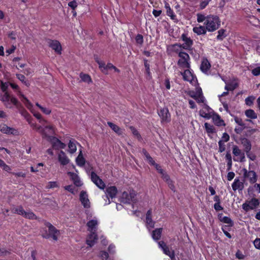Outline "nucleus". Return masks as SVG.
I'll return each instance as SVG.
<instances>
[{"instance_id":"a878e982","label":"nucleus","mask_w":260,"mask_h":260,"mask_svg":"<svg viewBox=\"0 0 260 260\" xmlns=\"http://www.w3.org/2000/svg\"><path fill=\"white\" fill-rule=\"evenodd\" d=\"M68 174L74 181V183L76 186H80L81 185L79 178L76 174L72 172H69Z\"/></svg>"},{"instance_id":"aec40b11","label":"nucleus","mask_w":260,"mask_h":260,"mask_svg":"<svg viewBox=\"0 0 260 260\" xmlns=\"http://www.w3.org/2000/svg\"><path fill=\"white\" fill-rule=\"evenodd\" d=\"M241 143L244 147V150L246 153H248L251 149V144L250 141L246 138L241 139Z\"/></svg>"},{"instance_id":"79ce46f5","label":"nucleus","mask_w":260,"mask_h":260,"mask_svg":"<svg viewBox=\"0 0 260 260\" xmlns=\"http://www.w3.org/2000/svg\"><path fill=\"white\" fill-rule=\"evenodd\" d=\"M178 64L183 68L188 69L190 67L189 64L186 59H180L178 61Z\"/></svg>"},{"instance_id":"ddd939ff","label":"nucleus","mask_w":260,"mask_h":260,"mask_svg":"<svg viewBox=\"0 0 260 260\" xmlns=\"http://www.w3.org/2000/svg\"><path fill=\"white\" fill-rule=\"evenodd\" d=\"M244 175L245 178H248L249 181L251 184H253L257 181V175L256 173L253 171H249L248 172L245 170Z\"/></svg>"},{"instance_id":"e433bc0d","label":"nucleus","mask_w":260,"mask_h":260,"mask_svg":"<svg viewBox=\"0 0 260 260\" xmlns=\"http://www.w3.org/2000/svg\"><path fill=\"white\" fill-rule=\"evenodd\" d=\"M245 115L251 119H256L257 118V114L252 109H248L245 112Z\"/></svg>"},{"instance_id":"412c9836","label":"nucleus","mask_w":260,"mask_h":260,"mask_svg":"<svg viewBox=\"0 0 260 260\" xmlns=\"http://www.w3.org/2000/svg\"><path fill=\"white\" fill-rule=\"evenodd\" d=\"M117 193V188L114 186H110L106 188L107 196L111 198L112 199L115 197Z\"/></svg>"},{"instance_id":"338daca9","label":"nucleus","mask_w":260,"mask_h":260,"mask_svg":"<svg viewBox=\"0 0 260 260\" xmlns=\"http://www.w3.org/2000/svg\"><path fill=\"white\" fill-rule=\"evenodd\" d=\"M254 98L252 96H249L245 99V103L247 105L250 106L253 103Z\"/></svg>"},{"instance_id":"39448f33","label":"nucleus","mask_w":260,"mask_h":260,"mask_svg":"<svg viewBox=\"0 0 260 260\" xmlns=\"http://www.w3.org/2000/svg\"><path fill=\"white\" fill-rule=\"evenodd\" d=\"M0 131L3 134L8 135L18 136L19 135L18 129L9 127L5 124H0Z\"/></svg>"},{"instance_id":"6e6552de","label":"nucleus","mask_w":260,"mask_h":260,"mask_svg":"<svg viewBox=\"0 0 260 260\" xmlns=\"http://www.w3.org/2000/svg\"><path fill=\"white\" fill-rule=\"evenodd\" d=\"M48 46L51 48L55 52L60 54L61 53V46L59 41L57 40H48L47 41Z\"/></svg>"},{"instance_id":"6ab92c4d","label":"nucleus","mask_w":260,"mask_h":260,"mask_svg":"<svg viewBox=\"0 0 260 260\" xmlns=\"http://www.w3.org/2000/svg\"><path fill=\"white\" fill-rule=\"evenodd\" d=\"M232 187L234 191L237 190H242L244 188V183L240 181L238 178H236L232 184Z\"/></svg>"},{"instance_id":"8fccbe9b","label":"nucleus","mask_w":260,"mask_h":260,"mask_svg":"<svg viewBox=\"0 0 260 260\" xmlns=\"http://www.w3.org/2000/svg\"><path fill=\"white\" fill-rule=\"evenodd\" d=\"M17 78L21 81L22 82H23L26 86H28L29 85V83L25 80V76L22 74H16Z\"/></svg>"},{"instance_id":"2eb2a0df","label":"nucleus","mask_w":260,"mask_h":260,"mask_svg":"<svg viewBox=\"0 0 260 260\" xmlns=\"http://www.w3.org/2000/svg\"><path fill=\"white\" fill-rule=\"evenodd\" d=\"M212 109L207 105H204L203 109L199 111V114L201 116L209 119L211 117Z\"/></svg>"},{"instance_id":"864d4df0","label":"nucleus","mask_w":260,"mask_h":260,"mask_svg":"<svg viewBox=\"0 0 260 260\" xmlns=\"http://www.w3.org/2000/svg\"><path fill=\"white\" fill-rule=\"evenodd\" d=\"M142 153L146 158V160L149 161V162H152V158L150 156L149 153L147 152V151L145 149H143Z\"/></svg>"},{"instance_id":"423d86ee","label":"nucleus","mask_w":260,"mask_h":260,"mask_svg":"<svg viewBox=\"0 0 260 260\" xmlns=\"http://www.w3.org/2000/svg\"><path fill=\"white\" fill-rule=\"evenodd\" d=\"M181 38L184 42L183 44H181L182 49L188 50H191L193 45L192 40L190 37H188L187 35L185 34H183L181 36Z\"/></svg>"},{"instance_id":"37998d69","label":"nucleus","mask_w":260,"mask_h":260,"mask_svg":"<svg viewBox=\"0 0 260 260\" xmlns=\"http://www.w3.org/2000/svg\"><path fill=\"white\" fill-rule=\"evenodd\" d=\"M249 204L251 206V208H252V210L254 209L255 207H257L259 202L257 199L252 198L250 201H249Z\"/></svg>"},{"instance_id":"4c0bfd02","label":"nucleus","mask_w":260,"mask_h":260,"mask_svg":"<svg viewBox=\"0 0 260 260\" xmlns=\"http://www.w3.org/2000/svg\"><path fill=\"white\" fill-rule=\"evenodd\" d=\"M45 127H43V129L45 130V132L47 133L48 136H52L54 133V128L52 125H48L44 126Z\"/></svg>"},{"instance_id":"4d7b16f0","label":"nucleus","mask_w":260,"mask_h":260,"mask_svg":"<svg viewBox=\"0 0 260 260\" xmlns=\"http://www.w3.org/2000/svg\"><path fill=\"white\" fill-rule=\"evenodd\" d=\"M179 56L181 58V59L188 60L189 58L188 54L184 52H179Z\"/></svg>"},{"instance_id":"bf43d9fd","label":"nucleus","mask_w":260,"mask_h":260,"mask_svg":"<svg viewBox=\"0 0 260 260\" xmlns=\"http://www.w3.org/2000/svg\"><path fill=\"white\" fill-rule=\"evenodd\" d=\"M76 162H85V160L83 156L81 151H80V153L79 154L78 157L76 158Z\"/></svg>"},{"instance_id":"5fc2aeb1","label":"nucleus","mask_w":260,"mask_h":260,"mask_svg":"<svg viewBox=\"0 0 260 260\" xmlns=\"http://www.w3.org/2000/svg\"><path fill=\"white\" fill-rule=\"evenodd\" d=\"M136 41L137 44L142 45L143 43V37L142 35L138 34L136 37Z\"/></svg>"},{"instance_id":"9d476101","label":"nucleus","mask_w":260,"mask_h":260,"mask_svg":"<svg viewBox=\"0 0 260 260\" xmlns=\"http://www.w3.org/2000/svg\"><path fill=\"white\" fill-rule=\"evenodd\" d=\"M79 200L82 205L85 208H89L90 203L88 198V195L86 191L82 190L80 193Z\"/></svg>"},{"instance_id":"0e129e2a","label":"nucleus","mask_w":260,"mask_h":260,"mask_svg":"<svg viewBox=\"0 0 260 260\" xmlns=\"http://www.w3.org/2000/svg\"><path fill=\"white\" fill-rule=\"evenodd\" d=\"M253 244L255 248L260 250V238H256L253 241Z\"/></svg>"},{"instance_id":"de8ad7c7","label":"nucleus","mask_w":260,"mask_h":260,"mask_svg":"<svg viewBox=\"0 0 260 260\" xmlns=\"http://www.w3.org/2000/svg\"><path fill=\"white\" fill-rule=\"evenodd\" d=\"M225 30L223 29H221L218 31V35L217 36V39L218 40H222L225 38L226 35H225Z\"/></svg>"},{"instance_id":"09e8293b","label":"nucleus","mask_w":260,"mask_h":260,"mask_svg":"<svg viewBox=\"0 0 260 260\" xmlns=\"http://www.w3.org/2000/svg\"><path fill=\"white\" fill-rule=\"evenodd\" d=\"M205 127L208 133H214L215 132V128L213 126L208 124V123H205Z\"/></svg>"},{"instance_id":"e2e57ef3","label":"nucleus","mask_w":260,"mask_h":260,"mask_svg":"<svg viewBox=\"0 0 260 260\" xmlns=\"http://www.w3.org/2000/svg\"><path fill=\"white\" fill-rule=\"evenodd\" d=\"M100 256L103 260H106L109 257V254L105 251H102L100 253Z\"/></svg>"},{"instance_id":"680f3d73","label":"nucleus","mask_w":260,"mask_h":260,"mask_svg":"<svg viewBox=\"0 0 260 260\" xmlns=\"http://www.w3.org/2000/svg\"><path fill=\"white\" fill-rule=\"evenodd\" d=\"M242 208L244 210L247 212L250 210H252V208H251V206L249 204V203H247L245 202L242 205Z\"/></svg>"},{"instance_id":"c85d7f7f","label":"nucleus","mask_w":260,"mask_h":260,"mask_svg":"<svg viewBox=\"0 0 260 260\" xmlns=\"http://www.w3.org/2000/svg\"><path fill=\"white\" fill-rule=\"evenodd\" d=\"M162 250L164 253L167 255L169 256L171 260H176L175 251L174 250L170 251L167 245L164 247Z\"/></svg>"},{"instance_id":"f257e3e1","label":"nucleus","mask_w":260,"mask_h":260,"mask_svg":"<svg viewBox=\"0 0 260 260\" xmlns=\"http://www.w3.org/2000/svg\"><path fill=\"white\" fill-rule=\"evenodd\" d=\"M44 224L48 228V231L46 229L44 230L41 235L42 237L46 239L52 238L53 240L57 241L60 234L59 230H57L49 222L45 221Z\"/></svg>"},{"instance_id":"13d9d810","label":"nucleus","mask_w":260,"mask_h":260,"mask_svg":"<svg viewBox=\"0 0 260 260\" xmlns=\"http://www.w3.org/2000/svg\"><path fill=\"white\" fill-rule=\"evenodd\" d=\"M218 145H219V151L220 152H222L225 150V146L224 144V142L222 140H220L218 142Z\"/></svg>"},{"instance_id":"0eeeda50","label":"nucleus","mask_w":260,"mask_h":260,"mask_svg":"<svg viewBox=\"0 0 260 260\" xmlns=\"http://www.w3.org/2000/svg\"><path fill=\"white\" fill-rule=\"evenodd\" d=\"M233 153L234 155L235 158L234 160L237 161H244L245 158V155L243 152H242L241 150L239 147L234 145L233 147Z\"/></svg>"},{"instance_id":"f8f14e48","label":"nucleus","mask_w":260,"mask_h":260,"mask_svg":"<svg viewBox=\"0 0 260 260\" xmlns=\"http://www.w3.org/2000/svg\"><path fill=\"white\" fill-rule=\"evenodd\" d=\"M158 115L163 122H168L170 121V114L167 108H163L158 112Z\"/></svg>"},{"instance_id":"2f4dec72","label":"nucleus","mask_w":260,"mask_h":260,"mask_svg":"<svg viewBox=\"0 0 260 260\" xmlns=\"http://www.w3.org/2000/svg\"><path fill=\"white\" fill-rule=\"evenodd\" d=\"M162 231V228H158L154 230L152 233V238L155 240H158L160 239L161 237Z\"/></svg>"},{"instance_id":"58836bf2","label":"nucleus","mask_w":260,"mask_h":260,"mask_svg":"<svg viewBox=\"0 0 260 260\" xmlns=\"http://www.w3.org/2000/svg\"><path fill=\"white\" fill-rule=\"evenodd\" d=\"M10 83L8 82H2L0 87L1 89V91H0V93H5V92H9L8 90V87Z\"/></svg>"},{"instance_id":"3c124183","label":"nucleus","mask_w":260,"mask_h":260,"mask_svg":"<svg viewBox=\"0 0 260 260\" xmlns=\"http://www.w3.org/2000/svg\"><path fill=\"white\" fill-rule=\"evenodd\" d=\"M58 187V183L56 181H50L48 182V185L46 186V188L50 189Z\"/></svg>"},{"instance_id":"f3484780","label":"nucleus","mask_w":260,"mask_h":260,"mask_svg":"<svg viewBox=\"0 0 260 260\" xmlns=\"http://www.w3.org/2000/svg\"><path fill=\"white\" fill-rule=\"evenodd\" d=\"M98 239V235L95 232L91 233L86 240V244L90 247H92Z\"/></svg>"},{"instance_id":"c756f323","label":"nucleus","mask_w":260,"mask_h":260,"mask_svg":"<svg viewBox=\"0 0 260 260\" xmlns=\"http://www.w3.org/2000/svg\"><path fill=\"white\" fill-rule=\"evenodd\" d=\"M107 124L108 126L116 134L120 135L122 133V129L117 125L111 122H108Z\"/></svg>"},{"instance_id":"a18cd8bd","label":"nucleus","mask_w":260,"mask_h":260,"mask_svg":"<svg viewBox=\"0 0 260 260\" xmlns=\"http://www.w3.org/2000/svg\"><path fill=\"white\" fill-rule=\"evenodd\" d=\"M96 61L98 63L99 68L101 70V71L103 73H106V65L105 63L103 61H100L98 58L96 59Z\"/></svg>"},{"instance_id":"72a5a7b5","label":"nucleus","mask_w":260,"mask_h":260,"mask_svg":"<svg viewBox=\"0 0 260 260\" xmlns=\"http://www.w3.org/2000/svg\"><path fill=\"white\" fill-rule=\"evenodd\" d=\"M13 213L17 214L18 215L23 216L25 213V210L23 209L22 206H19L17 207H14L11 209Z\"/></svg>"},{"instance_id":"774afa93","label":"nucleus","mask_w":260,"mask_h":260,"mask_svg":"<svg viewBox=\"0 0 260 260\" xmlns=\"http://www.w3.org/2000/svg\"><path fill=\"white\" fill-rule=\"evenodd\" d=\"M252 73L254 76H258L260 75V67H257L252 70Z\"/></svg>"},{"instance_id":"c9c22d12","label":"nucleus","mask_w":260,"mask_h":260,"mask_svg":"<svg viewBox=\"0 0 260 260\" xmlns=\"http://www.w3.org/2000/svg\"><path fill=\"white\" fill-rule=\"evenodd\" d=\"M129 196L130 194L127 192L124 191L121 196L122 202L124 203L130 204L132 201V199Z\"/></svg>"},{"instance_id":"ea45409f","label":"nucleus","mask_w":260,"mask_h":260,"mask_svg":"<svg viewBox=\"0 0 260 260\" xmlns=\"http://www.w3.org/2000/svg\"><path fill=\"white\" fill-rule=\"evenodd\" d=\"M23 217L31 220L37 219V216L32 211H25Z\"/></svg>"},{"instance_id":"a211bd4d","label":"nucleus","mask_w":260,"mask_h":260,"mask_svg":"<svg viewBox=\"0 0 260 260\" xmlns=\"http://www.w3.org/2000/svg\"><path fill=\"white\" fill-rule=\"evenodd\" d=\"M146 223L147 226L153 228L154 226L155 222L152 219V210L149 209L146 214Z\"/></svg>"},{"instance_id":"9b49d317","label":"nucleus","mask_w":260,"mask_h":260,"mask_svg":"<svg viewBox=\"0 0 260 260\" xmlns=\"http://www.w3.org/2000/svg\"><path fill=\"white\" fill-rule=\"evenodd\" d=\"M153 166H154L158 173L161 174L162 179L166 182H168L172 180L169 175L161 168V167L160 166L159 164H151Z\"/></svg>"},{"instance_id":"603ef678","label":"nucleus","mask_w":260,"mask_h":260,"mask_svg":"<svg viewBox=\"0 0 260 260\" xmlns=\"http://www.w3.org/2000/svg\"><path fill=\"white\" fill-rule=\"evenodd\" d=\"M197 21L199 23L202 22L204 21H206L207 20V16H205L204 15L198 13V14H197Z\"/></svg>"},{"instance_id":"5701e85b","label":"nucleus","mask_w":260,"mask_h":260,"mask_svg":"<svg viewBox=\"0 0 260 260\" xmlns=\"http://www.w3.org/2000/svg\"><path fill=\"white\" fill-rule=\"evenodd\" d=\"M207 29L206 26L200 25L199 26L194 27L193 31L198 35H205L207 32Z\"/></svg>"},{"instance_id":"7ed1b4c3","label":"nucleus","mask_w":260,"mask_h":260,"mask_svg":"<svg viewBox=\"0 0 260 260\" xmlns=\"http://www.w3.org/2000/svg\"><path fill=\"white\" fill-rule=\"evenodd\" d=\"M204 24L208 31H214L219 28L220 25V21L218 16L210 15L207 16V20L205 21Z\"/></svg>"},{"instance_id":"473e14b6","label":"nucleus","mask_w":260,"mask_h":260,"mask_svg":"<svg viewBox=\"0 0 260 260\" xmlns=\"http://www.w3.org/2000/svg\"><path fill=\"white\" fill-rule=\"evenodd\" d=\"M98 225V221L96 220L92 219L88 221L87 223V226L91 231H94L95 232Z\"/></svg>"},{"instance_id":"cd10ccee","label":"nucleus","mask_w":260,"mask_h":260,"mask_svg":"<svg viewBox=\"0 0 260 260\" xmlns=\"http://www.w3.org/2000/svg\"><path fill=\"white\" fill-rule=\"evenodd\" d=\"M30 126L35 130L40 133L43 138H44L47 136V133L45 132L44 129H43V127L41 126H39L35 123H30Z\"/></svg>"},{"instance_id":"c03bdc74","label":"nucleus","mask_w":260,"mask_h":260,"mask_svg":"<svg viewBox=\"0 0 260 260\" xmlns=\"http://www.w3.org/2000/svg\"><path fill=\"white\" fill-rule=\"evenodd\" d=\"M80 77L82 81H83V82H87L88 83L91 82V79L90 77L87 74L81 73L80 75Z\"/></svg>"},{"instance_id":"dca6fc26","label":"nucleus","mask_w":260,"mask_h":260,"mask_svg":"<svg viewBox=\"0 0 260 260\" xmlns=\"http://www.w3.org/2000/svg\"><path fill=\"white\" fill-rule=\"evenodd\" d=\"M211 64L207 58H203L200 66L201 70L206 74H209Z\"/></svg>"},{"instance_id":"20e7f679","label":"nucleus","mask_w":260,"mask_h":260,"mask_svg":"<svg viewBox=\"0 0 260 260\" xmlns=\"http://www.w3.org/2000/svg\"><path fill=\"white\" fill-rule=\"evenodd\" d=\"M44 138L46 139L48 141L50 142L52 148L54 149H63L66 147V144L61 142L58 139L53 137L47 136Z\"/></svg>"},{"instance_id":"a19ab883","label":"nucleus","mask_w":260,"mask_h":260,"mask_svg":"<svg viewBox=\"0 0 260 260\" xmlns=\"http://www.w3.org/2000/svg\"><path fill=\"white\" fill-rule=\"evenodd\" d=\"M165 8L167 10V14L172 19H175L176 15L174 14L173 10L171 9L169 4H166Z\"/></svg>"},{"instance_id":"49530a36","label":"nucleus","mask_w":260,"mask_h":260,"mask_svg":"<svg viewBox=\"0 0 260 260\" xmlns=\"http://www.w3.org/2000/svg\"><path fill=\"white\" fill-rule=\"evenodd\" d=\"M170 48H171V50H172V51L176 52V53L177 52L179 53L180 50L182 48L181 44H173L170 46Z\"/></svg>"},{"instance_id":"4be33fe9","label":"nucleus","mask_w":260,"mask_h":260,"mask_svg":"<svg viewBox=\"0 0 260 260\" xmlns=\"http://www.w3.org/2000/svg\"><path fill=\"white\" fill-rule=\"evenodd\" d=\"M18 95H19L21 101L25 104V106L28 109L31 110L32 107V105L29 100L20 91H19Z\"/></svg>"},{"instance_id":"052dcab7","label":"nucleus","mask_w":260,"mask_h":260,"mask_svg":"<svg viewBox=\"0 0 260 260\" xmlns=\"http://www.w3.org/2000/svg\"><path fill=\"white\" fill-rule=\"evenodd\" d=\"M34 115L35 117H36L38 119L40 120V122L41 123H47V121L45 120L42 119V116L39 113H34ZM43 126H44V124L42 123Z\"/></svg>"},{"instance_id":"4468645a","label":"nucleus","mask_w":260,"mask_h":260,"mask_svg":"<svg viewBox=\"0 0 260 260\" xmlns=\"http://www.w3.org/2000/svg\"><path fill=\"white\" fill-rule=\"evenodd\" d=\"M183 79L188 81L190 83H193L196 82L197 79L189 70H186L182 73Z\"/></svg>"},{"instance_id":"69168bd1","label":"nucleus","mask_w":260,"mask_h":260,"mask_svg":"<svg viewBox=\"0 0 260 260\" xmlns=\"http://www.w3.org/2000/svg\"><path fill=\"white\" fill-rule=\"evenodd\" d=\"M235 121L236 123L240 126H244L245 125L244 123L240 118L237 117H235Z\"/></svg>"},{"instance_id":"1a4fd4ad","label":"nucleus","mask_w":260,"mask_h":260,"mask_svg":"<svg viewBox=\"0 0 260 260\" xmlns=\"http://www.w3.org/2000/svg\"><path fill=\"white\" fill-rule=\"evenodd\" d=\"M91 181L100 189H104L105 187V184L104 181L97 175V174L92 172L91 173Z\"/></svg>"},{"instance_id":"f704fd0d","label":"nucleus","mask_w":260,"mask_h":260,"mask_svg":"<svg viewBox=\"0 0 260 260\" xmlns=\"http://www.w3.org/2000/svg\"><path fill=\"white\" fill-rule=\"evenodd\" d=\"M58 160L60 162H69V159L67 157L66 153L60 151L58 155Z\"/></svg>"},{"instance_id":"6e6d98bb","label":"nucleus","mask_w":260,"mask_h":260,"mask_svg":"<svg viewBox=\"0 0 260 260\" xmlns=\"http://www.w3.org/2000/svg\"><path fill=\"white\" fill-rule=\"evenodd\" d=\"M211 1V0H202L200 5V8L201 9H204Z\"/></svg>"},{"instance_id":"b1692460","label":"nucleus","mask_w":260,"mask_h":260,"mask_svg":"<svg viewBox=\"0 0 260 260\" xmlns=\"http://www.w3.org/2000/svg\"><path fill=\"white\" fill-rule=\"evenodd\" d=\"M212 120L214 124L217 126L225 125L223 120L220 118V117L218 114H213L212 116Z\"/></svg>"},{"instance_id":"7c9ffc66","label":"nucleus","mask_w":260,"mask_h":260,"mask_svg":"<svg viewBox=\"0 0 260 260\" xmlns=\"http://www.w3.org/2000/svg\"><path fill=\"white\" fill-rule=\"evenodd\" d=\"M222 214H219L218 218L219 220L223 223H227L230 224L231 226H233L234 223L232 220L228 216H222Z\"/></svg>"},{"instance_id":"393cba45","label":"nucleus","mask_w":260,"mask_h":260,"mask_svg":"<svg viewBox=\"0 0 260 260\" xmlns=\"http://www.w3.org/2000/svg\"><path fill=\"white\" fill-rule=\"evenodd\" d=\"M78 143L74 140H71L68 144L69 151L71 153H74L77 150L76 144Z\"/></svg>"},{"instance_id":"f03ea898","label":"nucleus","mask_w":260,"mask_h":260,"mask_svg":"<svg viewBox=\"0 0 260 260\" xmlns=\"http://www.w3.org/2000/svg\"><path fill=\"white\" fill-rule=\"evenodd\" d=\"M0 101L6 108L9 109L12 108L13 106L18 107L19 104L18 100L10 92L0 93Z\"/></svg>"},{"instance_id":"bb28decb","label":"nucleus","mask_w":260,"mask_h":260,"mask_svg":"<svg viewBox=\"0 0 260 260\" xmlns=\"http://www.w3.org/2000/svg\"><path fill=\"white\" fill-rule=\"evenodd\" d=\"M226 85L224 87V89L227 90H234L235 89H236L238 85V83L235 81H233L229 83L225 82Z\"/></svg>"}]
</instances>
